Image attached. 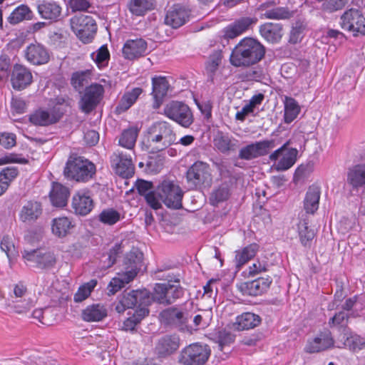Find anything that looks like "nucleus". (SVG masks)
Masks as SVG:
<instances>
[{
	"mask_svg": "<svg viewBox=\"0 0 365 365\" xmlns=\"http://www.w3.org/2000/svg\"><path fill=\"white\" fill-rule=\"evenodd\" d=\"M143 253L135 248L125 255L121 272L108 285V294H115L135 277L143 265Z\"/></svg>",
	"mask_w": 365,
	"mask_h": 365,
	"instance_id": "obj_1",
	"label": "nucleus"
},
{
	"mask_svg": "<svg viewBox=\"0 0 365 365\" xmlns=\"http://www.w3.org/2000/svg\"><path fill=\"white\" fill-rule=\"evenodd\" d=\"M265 55L264 46L252 38H245L233 49L230 63L235 67H248L259 62Z\"/></svg>",
	"mask_w": 365,
	"mask_h": 365,
	"instance_id": "obj_2",
	"label": "nucleus"
},
{
	"mask_svg": "<svg viewBox=\"0 0 365 365\" xmlns=\"http://www.w3.org/2000/svg\"><path fill=\"white\" fill-rule=\"evenodd\" d=\"M176 135L171 125L165 122L155 123L149 129L146 138L147 150L152 153L163 150L175 143Z\"/></svg>",
	"mask_w": 365,
	"mask_h": 365,
	"instance_id": "obj_3",
	"label": "nucleus"
},
{
	"mask_svg": "<svg viewBox=\"0 0 365 365\" xmlns=\"http://www.w3.org/2000/svg\"><path fill=\"white\" fill-rule=\"evenodd\" d=\"M96 172V165L83 157L70 158L63 171L68 179L83 182L91 180Z\"/></svg>",
	"mask_w": 365,
	"mask_h": 365,
	"instance_id": "obj_4",
	"label": "nucleus"
},
{
	"mask_svg": "<svg viewBox=\"0 0 365 365\" xmlns=\"http://www.w3.org/2000/svg\"><path fill=\"white\" fill-rule=\"evenodd\" d=\"M23 258L27 265L43 270L53 268L57 262L54 252L47 247L24 250Z\"/></svg>",
	"mask_w": 365,
	"mask_h": 365,
	"instance_id": "obj_5",
	"label": "nucleus"
},
{
	"mask_svg": "<svg viewBox=\"0 0 365 365\" xmlns=\"http://www.w3.org/2000/svg\"><path fill=\"white\" fill-rule=\"evenodd\" d=\"M184 294L183 288L179 279L172 281L168 279L167 282L158 283L155 285L153 299L160 304H170Z\"/></svg>",
	"mask_w": 365,
	"mask_h": 365,
	"instance_id": "obj_6",
	"label": "nucleus"
},
{
	"mask_svg": "<svg viewBox=\"0 0 365 365\" xmlns=\"http://www.w3.org/2000/svg\"><path fill=\"white\" fill-rule=\"evenodd\" d=\"M70 26L76 36L84 43H89L94 38L97 25L92 16L78 14L70 19Z\"/></svg>",
	"mask_w": 365,
	"mask_h": 365,
	"instance_id": "obj_7",
	"label": "nucleus"
},
{
	"mask_svg": "<svg viewBox=\"0 0 365 365\" xmlns=\"http://www.w3.org/2000/svg\"><path fill=\"white\" fill-rule=\"evenodd\" d=\"M210 352L207 345L194 343L182 350L179 361L183 365H203L208 360Z\"/></svg>",
	"mask_w": 365,
	"mask_h": 365,
	"instance_id": "obj_8",
	"label": "nucleus"
},
{
	"mask_svg": "<svg viewBox=\"0 0 365 365\" xmlns=\"http://www.w3.org/2000/svg\"><path fill=\"white\" fill-rule=\"evenodd\" d=\"M341 27L355 37L365 36V17L356 9H350L344 12L340 18Z\"/></svg>",
	"mask_w": 365,
	"mask_h": 365,
	"instance_id": "obj_9",
	"label": "nucleus"
},
{
	"mask_svg": "<svg viewBox=\"0 0 365 365\" xmlns=\"http://www.w3.org/2000/svg\"><path fill=\"white\" fill-rule=\"evenodd\" d=\"M186 178L192 189L209 186L212 182L210 165L202 161L195 162L187 170Z\"/></svg>",
	"mask_w": 365,
	"mask_h": 365,
	"instance_id": "obj_10",
	"label": "nucleus"
},
{
	"mask_svg": "<svg viewBox=\"0 0 365 365\" xmlns=\"http://www.w3.org/2000/svg\"><path fill=\"white\" fill-rule=\"evenodd\" d=\"M158 195L163 203L170 208L182 207V192L180 187L170 180H164L158 187Z\"/></svg>",
	"mask_w": 365,
	"mask_h": 365,
	"instance_id": "obj_11",
	"label": "nucleus"
},
{
	"mask_svg": "<svg viewBox=\"0 0 365 365\" xmlns=\"http://www.w3.org/2000/svg\"><path fill=\"white\" fill-rule=\"evenodd\" d=\"M139 303L144 304L150 303V294L146 289L123 292L117 299L115 310L118 313L122 314L126 309H132Z\"/></svg>",
	"mask_w": 365,
	"mask_h": 365,
	"instance_id": "obj_12",
	"label": "nucleus"
},
{
	"mask_svg": "<svg viewBox=\"0 0 365 365\" xmlns=\"http://www.w3.org/2000/svg\"><path fill=\"white\" fill-rule=\"evenodd\" d=\"M164 114L185 128L189 127L193 122L190 108L182 102L172 101L168 103L164 108Z\"/></svg>",
	"mask_w": 365,
	"mask_h": 365,
	"instance_id": "obj_13",
	"label": "nucleus"
},
{
	"mask_svg": "<svg viewBox=\"0 0 365 365\" xmlns=\"http://www.w3.org/2000/svg\"><path fill=\"white\" fill-rule=\"evenodd\" d=\"M104 93L103 87L97 83L87 87L79 101L80 109L86 113H89L100 103Z\"/></svg>",
	"mask_w": 365,
	"mask_h": 365,
	"instance_id": "obj_14",
	"label": "nucleus"
},
{
	"mask_svg": "<svg viewBox=\"0 0 365 365\" xmlns=\"http://www.w3.org/2000/svg\"><path fill=\"white\" fill-rule=\"evenodd\" d=\"M110 164L115 173L124 178L131 177L134 173V165L130 154L116 150L110 156Z\"/></svg>",
	"mask_w": 365,
	"mask_h": 365,
	"instance_id": "obj_15",
	"label": "nucleus"
},
{
	"mask_svg": "<svg viewBox=\"0 0 365 365\" xmlns=\"http://www.w3.org/2000/svg\"><path fill=\"white\" fill-rule=\"evenodd\" d=\"M276 146L274 140H265L255 142L242 148L239 151V158L250 160L267 155Z\"/></svg>",
	"mask_w": 365,
	"mask_h": 365,
	"instance_id": "obj_16",
	"label": "nucleus"
},
{
	"mask_svg": "<svg viewBox=\"0 0 365 365\" xmlns=\"http://www.w3.org/2000/svg\"><path fill=\"white\" fill-rule=\"evenodd\" d=\"M24 56L31 64L40 66L48 62L50 53L45 46L35 42L26 46L24 50Z\"/></svg>",
	"mask_w": 365,
	"mask_h": 365,
	"instance_id": "obj_17",
	"label": "nucleus"
},
{
	"mask_svg": "<svg viewBox=\"0 0 365 365\" xmlns=\"http://www.w3.org/2000/svg\"><path fill=\"white\" fill-rule=\"evenodd\" d=\"M71 207L76 215L81 216L88 215L94 207L91 192L88 190L76 192L72 197Z\"/></svg>",
	"mask_w": 365,
	"mask_h": 365,
	"instance_id": "obj_18",
	"label": "nucleus"
},
{
	"mask_svg": "<svg viewBox=\"0 0 365 365\" xmlns=\"http://www.w3.org/2000/svg\"><path fill=\"white\" fill-rule=\"evenodd\" d=\"M36 9L41 18L51 22L58 21L62 13L61 4L55 1H38L36 2Z\"/></svg>",
	"mask_w": 365,
	"mask_h": 365,
	"instance_id": "obj_19",
	"label": "nucleus"
},
{
	"mask_svg": "<svg viewBox=\"0 0 365 365\" xmlns=\"http://www.w3.org/2000/svg\"><path fill=\"white\" fill-rule=\"evenodd\" d=\"M334 340L329 331L319 333L314 339L308 340L304 351L307 353H317L332 347Z\"/></svg>",
	"mask_w": 365,
	"mask_h": 365,
	"instance_id": "obj_20",
	"label": "nucleus"
},
{
	"mask_svg": "<svg viewBox=\"0 0 365 365\" xmlns=\"http://www.w3.org/2000/svg\"><path fill=\"white\" fill-rule=\"evenodd\" d=\"M147 43L141 38L128 39L123 47V56L128 60H133L146 54Z\"/></svg>",
	"mask_w": 365,
	"mask_h": 365,
	"instance_id": "obj_21",
	"label": "nucleus"
},
{
	"mask_svg": "<svg viewBox=\"0 0 365 365\" xmlns=\"http://www.w3.org/2000/svg\"><path fill=\"white\" fill-rule=\"evenodd\" d=\"M256 21L257 19L250 17H242L226 26L223 30V36L226 39L235 38L248 30Z\"/></svg>",
	"mask_w": 365,
	"mask_h": 365,
	"instance_id": "obj_22",
	"label": "nucleus"
},
{
	"mask_svg": "<svg viewBox=\"0 0 365 365\" xmlns=\"http://www.w3.org/2000/svg\"><path fill=\"white\" fill-rule=\"evenodd\" d=\"M11 81L14 89L21 91L31 83L32 74L25 66L16 64L14 67Z\"/></svg>",
	"mask_w": 365,
	"mask_h": 365,
	"instance_id": "obj_23",
	"label": "nucleus"
},
{
	"mask_svg": "<svg viewBox=\"0 0 365 365\" xmlns=\"http://www.w3.org/2000/svg\"><path fill=\"white\" fill-rule=\"evenodd\" d=\"M180 346V338L177 335H166L160 338L155 346L159 357H167L175 353Z\"/></svg>",
	"mask_w": 365,
	"mask_h": 365,
	"instance_id": "obj_24",
	"label": "nucleus"
},
{
	"mask_svg": "<svg viewBox=\"0 0 365 365\" xmlns=\"http://www.w3.org/2000/svg\"><path fill=\"white\" fill-rule=\"evenodd\" d=\"M272 279L270 277H259L250 282H246L240 285V289L244 294L257 296L265 292L269 287Z\"/></svg>",
	"mask_w": 365,
	"mask_h": 365,
	"instance_id": "obj_25",
	"label": "nucleus"
},
{
	"mask_svg": "<svg viewBox=\"0 0 365 365\" xmlns=\"http://www.w3.org/2000/svg\"><path fill=\"white\" fill-rule=\"evenodd\" d=\"M189 17L188 9L180 5H175L168 11L165 22L173 28L177 29L185 24Z\"/></svg>",
	"mask_w": 365,
	"mask_h": 365,
	"instance_id": "obj_26",
	"label": "nucleus"
},
{
	"mask_svg": "<svg viewBox=\"0 0 365 365\" xmlns=\"http://www.w3.org/2000/svg\"><path fill=\"white\" fill-rule=\"evenodd\" d=\"M259 10L262 12V19L280 20L289 19L291 16L287 9L274 6L272 2L262 4Z\"/></svg>",
	"mask_w": 365,
	"mask_h": 365,
	"instance_id": "obj_27",
	"label": "nucleus"
},
{
	"mask_svg": "<svg viewBox=\"0 0 365 365\" xmlns=\"http://www.w3.org/2000/svg\"><path fill=\"white\" fill-rule=\"evenodd\" d=\"M259 33L267 42L277 43L282 39L283 29L280 24L265 23L259 27Z\"/></svg>",
	"mask_w": 365,
	"mask_h": 365,
	"instance_id": "obj_28",
	"label": "nucleus"
},
{
	"mask_svg": "<svg viewBox=\"0 0 365 365\" xmlns=\"http://www.w3.org/2000/svg\"><path fill=\"white\" fill-rule=\"evenodd\" d=\"M41 213V204L37 202L29 201L22 207L19 213V218L23 222L31 224L39 217Z\"/></svg>",
	"mask_w": 365,
	"mask_h": 365,
	"instance_id": "obj_29",
	"label": "nucleus"
},
{
	"mask_svg": "<svg viewBox=\"0 0 365 365\" xmlns=\"http://www.w3.org/2000/svg\"><path fill=\"white\" fill-rule=\"evenodd\" d=\"M347 183L354 189L365 187V163L357 164L349 169Z\"/></svg>",
	"mask_w": 365,
	"mask_h": 365,
	"instance_id": "obj_30",
	"label": "nucleus"
},
{
	"mask_svg": "<svg viewBox=\"0 0 365 365\" xmlns=\"http://www.w3.org/2000/svg\"><path fill=\"white\" fill-rule=\"evenodd\" d=\"M107 315V308L102 304H93L88 306L83 310L81 314L82 319L88 322L102 321Z\"/></svg>",
	"mask_w": 365,
	"mask_h": 365,
	"instance_id": "obj_31",
	"label": "nucleus"
},
{
	"mask_svg": "<svg viewBox=\"0 0 365 365\" xmlns=\"http://www.w3.org/2000/svg\"><path fill=\"white\" fill-rule=\"evenodd\" d=\"M237 143V139L222 132H218L213 140L215 148L222 153H228L235 150Z\"/></svg>",
	"mask_w": 365,
	"mask_h": 365,
	"instance_id": "obj_32",
	"label": "nucleus"
},
{
	"mask_svg": "<svg viewBox=\"0 0 365 365\" xmlns=\"http://www.w3.org/2000/svg\"><path fill=\"white\" fill-rule=\"evenodd\" d=\"M70 192L68 187L58 182H53L50 192L51 203L55 207H63L67 205Z\"/></svg>",
	"mask_w": 365,
	"mask_h": 365,
	"instance_id": "obj_33",
	"label": "nucleus"
},
{
	"mask_svg": "<svg viewBox=\"0 0 365 365\" xmlns=\"http://www.w3.org/2000/svg\"><path fill=\"white\" fill-rule=\"evenodd\" d=\"M61 118L59 114L53 111H48L39 109L30 115V121L36 125L41 126H46L56 123Z\"/></svg>",
	"mask_w": 365,
	"mask_h": 365,
	"instance_id": "obj_34",
	"label": "nucleus"
},
{
	"mask_svg": "<svg viewBox=\"0 0 365 365\" xmlns=\"http://www.w3.org/2000/svg\"><path fill=\"white\" fill-rule=\"evenodd\" d=\"M142 92L143 90L140 88H134L125 92L115 108V112L120 114L128 110L135 103Z\"/></svg>",
	"mask_w": 365,
	"mask_h": 365,
	"instance_id": "obj_35",
	"label": "nucleus"
},
{
	"mask_svg": "<svg viewBox=\"0 0 365 365\" xmlns=\"http://www.w3.org/2000/svg\"><path fill=\"white\" fill-rule=\"evenodd\" d=\"M320 189L318 186H310L304 200V208L307 213L314 214L319 208Z\"/></svg>",
	"mask_w": 365,
	"mask_h": 365,
	"instance_id": "obj_36",
	"label": "nucleus"
},
{
	"mask_svg": "<svg viewBox=\"0 0 365 365\" xmlns=\"http://www.w3.org/2000/svg\"><path fill=\"white\" fill-rule=\"evenodd\" d=\"M73 226L71 220L67 217H56L51 222V232L58 237H64L69 234Z\"/></svg>",
	"mask_w": 365,
	"mask_h": 365,
	"instance_id": "obj_37",
	"label": "nucleus"
},
{
	"mask_svg": "<svg viewBox=\"0 0 365 365\" xmlns=\"http://www.w3.org/2000/svg\"><path fill=\"white\" fill-rule=\"evenodd\" d=\"M260 322L261 318L259 315L245 312L237 317L235 326L237 330H245L257 327Z\"/></svg>",
	"mask_w": 365,
	"mask_h": 365,
	"instance_id": "obj_38",
	"label": "nucleus"
},
{
	"mask_svg": "<svg viewBox=\"0 0 365 365\" xmlns=\"http://www.w3.org/2000/svg\"><path fill=\"white\" fill-rule=\"evenodd\" d=\"M259 250V246L256 243L250 244L242 249L235 252V262L237 268L240 269L250 259L253 258Z\"/></svg>",
	"mask_w": 365,
	"mask_h": 365,
	"instance_id": "obj_39",
	"label": "nucleus"
},
{
	"mask_svg": "<svg viewBox=\"0 0 365 365\" xmlns=\"http://www.w3.org/2000/svg\"><path fill=\"white\" fill-rule=\"evenodd\" d=\"M161 317L169 324L181 326L187 321V314L177 308H170L161 313Z\"/></svg>",
	"mask_w": 365,
	"mask_h": 365,
	"instance_id": "obj_40",
	"label": "nucleus"
},
{
	"mask_svg": "<svg viewBox=\"0 0 365 365\" xmlns=\"http://www.w3.org/2000/svg\"><path fill=\"white\" fill-rule=\"evenodd\" d=\"M33 17V12L30 8L24 4L16 7L8 17V21L13 25L17 24L24 20H30Z\"/></svg>",
	"mask_w": 365,
	"mask_h": 365,
	"instance_id": "obj_41",
	"label": "nucleus"
},
{
	"mask_svg": "<svg viewBox=\"0 0 365 365\" xmlns=\"http://www.w3.org/2000/svg\"><path fill=\"white\" fill-rule=\"evenodd\" d=\"M153 92L152 94L156 102H160L167 94L169 88V83L165 77H154L152 79Z\"/></svg>",
	"mask_w": 365,
	"mask_h": 365,
	"instance_id": "obj_42",
	"label": "nucleus"
},
{
	"mask_svg": "<svg viewBox=\"0 0 365 365\" xmlns=\"http://www.w3.org/2000/svg\"><path fill=\"white\" fill-rule=\"evenodd\" d=\"M298 151L295 148H288L286 146V151L283 153L282 158L276 165V169L279 171H283L290 168L297 159Z\"/></svg>",
	"mask_w": 365,
	"mask_h": 365,
	"instance_id": "obj_43",
	"label": "nucleus"
},
{
	"mask_svg": "<svg viewBox=\"0 0 365 365\" xmlns=\"http://www.w3.org/2000/svg\"><path fill=\"white\" fill-rule=\"evenodd\" d=\"M138 131V129L135 127H130L123 130L119 137V145L128 150H132L135 146Z\"/></svg>",
	"mask_w": 365,
	"mask_h": 365,
	"instance_id": "obj_44",
	"label": "nucleus"
},
{
	"mask_svg": "<svg viewBox=\"0 0 365 365\" xmlns=\"http://www.w3.org/2000/svg\"><path fill=\"white\" fill-rule=\"evenodd\" d=\"M284 122L290 123L299 115L300 107L298 103L291 97H285L284 101Z\"/></svg>",
	"mask_w": 365,
	"mask_h": 365,
	"instance_id": "obj_45",
	"label": "nucleus"
},
{
	"mask_svg": "<svg viewBox=\"0 0 365 365\" xmlns=\"http://www.w3.org/2000/svg\"><path fill=\"white\" fill-rule=\"evenodd\" d=\"M308 221L303 220L298 225V232L300 242L305 247H310L312 241L315 236L314 230L309 229Z\"/></svg>",
	"mask_w": 365,
	"mask_h": 365,
	"instance_id": "obj_46",
	"label": "nucleus"
},
{
	"mask_svg": "<svg viewBox=\"0 0 365 365\" xmlns=\"http://www.w3.org/2000/svg\"><path fill=\"white\" fill-rule=\"evenodd\" d=\"M153 0H130V11L135 16H143L148 11L153 9Z\"/></svg>",
	"mask_w": 365,
	"mask_h": 365,
	"instance_id": "obj_47",
	"label": "nucleus"
},
{
	"mask_svg": "<svg viewBox=\"0 0 365 365\" xmlns=\"http://www.w3.org/2000/svg\"><path fill=\"white\" fill-rule=\"evenodd\" d=\"M344 345L351 350L361 349L365 344V341L360 336L346 331L342 336Z\"/></svg>",
	"mask_w": 365,
	"mask_h": 365,
	"instance_id": "obj_48",
	"label": "nucleus"
},
{
	"mask_svg": "<svg viewBox=\"0 0 365 365\" xmlns=\"http://www.w3.org/2000/svg\"><path fill=\"white\" fill-rule=\"evenodd\" d=\"M96 285L97 281L96 279H91L88 282L81 286L74 294V301L76 302H81L87 299Z\"/></svg>",
	"mask_w": 365,
	"mask_h": 365,
	"instance_id": "obj_49",
	"label": "nucleus"
},
{
	"mask_svg": "<svg viewBox=\"0 0 365 365\" xmlns=\"http://www.w3.org/2000/svg\"><path fill=\"white\" fill-rule=\"evenodd\" d=\"M98 220L105 225H113L120 220V214L112 208L106 209L99 214Z\"/></svg>",
	"mask_w": 365,
	"mask_h": 365,
	"instance_id": "obj_50",
	"label": "nucleus"
},
{
	"mask_svg": "<svg viewBox=\"0 0 365 365\" xmlns=\"http://www.w3.org/2000/svg\"><path fill=\"white\" fill-rule=\"evenodd\" d=\"M324 1L322 4L323 11L328 13H333L341 10L349 0H317Z\"/></svg>",
	"mask_w": 365,
	"mask_h": 365,
	"instance_id": "obj_51",
	"label": "nucleus"
},
{
	"mask_svg": "<svg viewBox=\"0 0 365 365\" xmlns=\"http://www.w3.org/2000/svg\"><path fill=\"white\" fill-rule=\"evenodd\" d=\"M91 79V72L87 70L84 71H78L73 74L71 83L76 89H80L87 84Z\"/></svg>",
	"mask_w": 365,
	"mask_h": 365,
	"instance_id": "obj_52",
	"label": "nucleus"
},
{
	"mask_svg": "<svg viewBox=\"0 0 365 365\" xmlns=\"http://www.w3.org/2000/svg\"><path fill=\"white\" fill-rule=\"evenodd\" d=\"M269 264L265 258L257 259L249 267V277H255L268 270Z\"/></svg>",
	"mask_w": 365,
	"mask_h": 365,
	"instance_id": "obj_53",
	"label": "nucleus"
},
{
	"mask_svg": "<svg viewBox=\"0 0 365 365\" xmlns=\"http://www.w3.org/2000/svg\"><path fill=\"white\" fill-rule=\"evenodd\" d=\"M222 57V52L220 51H215L210 56L205 67L207 73L211 74L215 73L221 63Z\"/></svg>",
	"mask_w": 365,
	"mask_h": 365,
	"instance_id": "obj_54",
	"label": "nucleus"
},
{
	"mask_svg": "<svg viewBox=\"0 0 365 365\" xmlns=\"http://www.w3.org/2000/svg\"><path fill=\"white\" fill-rule=\"evenodd\" d=\"M229 196V190L227 187H220L215 190L210 197V203L215 205L226 200Z\"/></svg>",
	"mask_w": 365,
	"mask_h": 365,
	"instance_id": "obj_55",
	"label": "nucleus"
},
{
	"mask_svg": "<svg viewBox=\"0 0 365 365\" xmlns=\"http://www.w3.org/2000/svg\"><path fill=\"white\" fill-rule=\"evenodd\" d=\"M0 249L6 253L9 260L15 257L16 251L14 245L10 237H4L1 241Z\"/></svg>",
	"mask_w": 365,
	"mask_h": 365,
	"instance_id": "obj_56",
	"label": "nucleus"
},
{
	"mask_svg": "<svg viewBox=\"0 0 365 365\" xmlns=\"http://www.w3.org/2000/svg\"><path fill=\"white\" fill-rule=\"evenodd\" d=\"M14 302V310L18 314L26 313L34 306V301L30 298L24 297V300H16Z\"/></svg>",
	"mask_w": 365,
	"mask_h": 365,
	"instance_id": "obj_57",
	"label": "nucleus"
},
{
	"mask_svg": "<svg viewBox=\"0 0 365 365\" xmlns=\"http://www.w3.org/2000/svg\"><path fill=\"white\" fill-rule=\"evenodd\" d=\"M19 170L16 167H7L0 172V178L3 181H6L9 186L11 181H13L18 175Z\"/></svg>",
	"mask_w": 365,
	"mask_h": 365,
	"instance_id": "obj_58",
	"label": "nucleus"
},
{
	"mask_svg": "<svg viewBox=\"0 0 365 365\" xmlns=\"http://www.w3.org/2000/svg\"><path fill=\"white\" fill-rule=\"evenodd\" d=\"M109 51L106 46H101L96 53L92 54V58L98 66L103 65L109 58Z\"/></svg>",
	"mask_w": 365,
	"mask_h": 365,
	"instance_id": "obj_59",
	"label": "nucleus"
},
{
	"mask_svg": "<svg viewBox=\"0 0 365 365\" xmlns=\"http://www.w3.org/2000/svg\"><path fill=\"white\" fill-rule=\"evenodd\" d=\"M28 160L20 155L11 153L0 158V165L7 163L26 164Z\"/></svg>",
	"mask_w": 365,
	"mask_h": 365,
	"instance_id": "obj_60",
	"label": "nucleus"
},
{
	"mask_svg": "<svg viewBox=\"0 0 365 365\" xmlns=\"http://www.w3.org/2000/svg\"><path fill=\"white\" fill-rule=\"evenodd\" d=\"M348 319L349 315L344 311H341L336 313L334 317L330 318L329 321V324L331 327H343L347 324Z\"/></svg>",
	"mask_w": 365,
	"mask_h": 365,
	"instance_id": "obj_61",
	"label": "nucleus"
},
{
	"mask_svg": "<svg viewBox=\"0 0 365 365\" xmlns=\"http://www.w3.org/2000/svg\"><path fill=\"white\" fill-rule=\"evenodd\" d=\"M11 68L9 57L6 54L0 56V80L9 76Z\"/></svg>",
	"mask_w": 365,
	"mask_h": 365,
	"instance_id": "obj_62",
	"label": "nucleus"
},
{
	"mask_svg": "<svg viewBox=\"0 0 365 365\" xmlns=\"http://www.w3.org/2000/svg\"><path fill=\"white\" fill-rule=\"evenodd\" d=\"M0 144L6 149L12 148L16 144V135L9 133L1 134Z\"/></svg>",
	"mask_w": 365,
	"mask_h": 365,
	"instance_id": "obj_63",
	"label": "nucleus"
},
{
	"mask_svg": "<svg viewBox=\"0 0 365 365\" xmlns=\"http://www.w3.org/2000/svg\"><path fill=\"white\" fill-rule=\"evenodd\" d=\"M122 252V247L120 245L116 244L112 249L110 250L108 257L107 259L108 260V264L105 266V268L110 267L116 261V258L120 253Z\"/></svg>",
	"mask_w": 365,
	"mask_h": 365,
	"instance_id": "obj_64",
	"label": "nucleus"
}]
</instances>
